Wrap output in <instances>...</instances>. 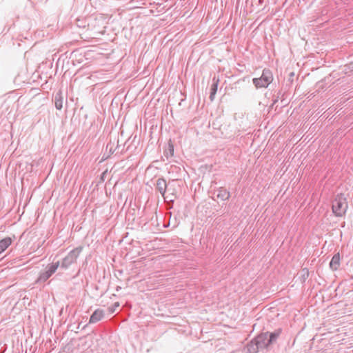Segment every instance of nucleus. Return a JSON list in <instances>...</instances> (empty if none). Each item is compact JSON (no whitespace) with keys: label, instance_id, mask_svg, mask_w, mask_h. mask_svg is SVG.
<instances>
[{"label":"nucleus","instance_id":"nucleus-2","mask_svg":"<svg viewBox=\"0 0 353 353\" xmlns=\"http://www.w3.org/2000/svg\"><path fill=\"white\" fill-rule=\"evenodd\" d=\"M273 75L270 70L265 68L259 78L252 79L253 84L258 88H267L272 81Z\"/></svg>","mask_w":353,"mask_h":353},{"label":"nucleus","instance_id":"nucleus-11","mask_svg":"<svg viewBox=\"0 0 353 353\" xmlns=\"http://www.w3.org/2000/svg\"><path fill=\"white\" fill-rule=\"evenodd\" d=\"M12 239L10 237H6L0 241V254L5 251L12 243Z\"/></svg>","mask_w":353,"mask_h":353},{"label":"nucleus","instance_id":"nucleus-5","mask_svg":"<svg viewBox=\"0 0 353 353\" xmlns=\"http://www.w3.org/2000/svg\"><path fill=\"white\" fill-rule=\"evenodd\" d=\"M60 265L59 261L52 263L46 267V270L41 272L36 280V283H43L46 281L57 270Z\"/></svg>","mask_w":353,"mask_h":353},{"label":"nucleus","instance_id":"nucleus-4","mask_svg":"<svg viewBox=\"0 0 353 353\" xmlns=\"http://www.w3.org/2000/svg\"><path fill=\"white\" fill-rule=\"evenodd\" d=\"M82 247H77L71 250L65 257H64L61 263V268L63 269H67L70 265L77 261L81 252Z\"/></svg>","mask_w":353,"mask_h":353},{"label":"nucleus","instance_id":"nucleus-16","mask_svg":"<svg viewBox=\"0 0 353 353\" xmlns=\"http://www.w3.org/2000/svg\"><path fill=\"white\" fill-rule=\"evenodd\" d=\"M119 305H120V304L119 302H115L112 305L110 306L108 308L109 313H110V314L114 313L116 311L117 308L119 307Z\"/></svg>","mask_w":353,"mask_h":353},{"label":"nucleus","instance_id":"nucleus-1","mask_svg":"<svg viewBox=\"0 0 353 353\" xmlns=\"http://www.w3.org/2000/svg\"><path fill=\"white\" fill-rule=\"evenodd\" d=\"M332 212L336 216H342L347 209V202L343 194H337L332 201Z\"/></svg>","mask_w":353,"mask_h":353},{"label":"nucleus","instance_id":"nucleus-20","mask_svg":"<svg viewBox=\"0 0 353 353\" xmlns=\"http://www.w3.org/2000/svg\"><path fill=\"white\" fill-rule=\"evenodd\" d=\"M264 2V0H259V4H263Z\"/></svg>","mask_w":353,"mask_h":353},{"label":"nucleus","instance_id":"nucleus-14","mask_svg":"<svg viewBox=\"0 0 353 353\" xmlns=\"http://www.w3.org/2000/svg\"><path fill=\"white\" fill-rule=\"evenodd\" d=\"M281 333V329H278V330H275L274 332H271V333L269 332L268 341L270 345L272 344L273 343H274L277 340V339L279 338Z\"/></svg>","mask_w":353,"mask_h":353},{"label":"nucleus","instance_id":"nucleus-18","mask_svg":"<svg viewBox=\"0 0 353 353\" xmlns=\"http://www.w3.org/2000/svg\"><path fill=\"white\" fill-rule=\"evenodd\" d=\"M195 123V121L192 120L190 122H189V127H188V132H191L192 130V125Z\"/></svg>","mask_w":353,"mask_h":353},{"label":"nucleus","instance_id":"nucleus-19","mask_svg":"<svg viewBox=\"0 0 353 353\" xmlns=\"http://www.w3.org/2000/svg\"><path fill=\"white\" fill-rule=\"evenodd\" d=\"M121 289V288L120 286H117V287L116 288V291H117V292H119Z\"/></svg>","mask_w":353,"mask_h":353},{"label":"nucleus","instance_id":"nucleus-9","mask_svg":"<svg viewBox=\"0 0 353 353\" xmlns=\"http://www.w3.org/2000/svg\"><path fill=\"white\" fill-rule=\"evenodd\" d=\"M340 265V254L339 253L335 254L330 262V268L335 271L337 270Z\"/></svg>","mask_w":353,"mask_h":353},{"label":"nucleus","instance_id":"nucleus-17","mask_svg":"<svg viewBox=\"0 0 353 353\" xmlns=\"http://www.w3.org/2000/svg\"><path fill=\"white\" fill-rule=\"evenodd\" d=\"M172 188L173 187H171L170 192H166L168 193L167 195H168L169 199H170V201H173V200H174V199L172 198V197H174V198L176 197L174 196V190H172Z\"/></svg>","mask_w":353,"mask_h":353},{"label":"nucleus","instance_id":"nucleus-6","mask_svg":"<svg viewBox=\"0 0 353 353\" xmlns=\"http://www.w3.org/2000/svg\"><path fill=\"white\" fill-rule=\"evenodd\" d=\"M268 332H262L254 338L260 350L268 348L270 345L268 341Z\"/></svg>","mask_w":353,"mask_h":353},{"label":"nucleus","instance_id":"nucleus-7","mask_svg":"<svg viewBox=\"0 0 353 353\" xmlns=\"http://www.w3.org/2000/svg\"><path fill=\"white\" fill-rule=\"evenodd\" d=\"M104 316V312L101 309H97L91 315L89 323H96L101 321Z\"/></svg>","mask_w":353,"mask_h":353},{"label":"nucleus","instance_id":"nucleus-8","mask_svg":"<svg viewBox=\"0 0 353 353\" xmlns=\"http://www.w3.org/2000/svg\"><path fill=\"white\" fill-rule=\"evenodd\" d=\"M230 196V192L226 189L221 188L217 190L216 193H214L213 198L216 197L217 199H220L222 201H225L229 199Z\"/></svg>","mask_w":353,"mask_h":353},{"label":"nucleus","instance_id":"nucleus-15","mask_svg":"<svg viewBox=\"0 0 353 353\" xmlns=\"http://www.w3.org/2000/svg\"><path fill=\"white\" fill-rule=\"evenodd\" d=\"M164 155L167 159L174 155V145L172 143H168V148L164 151Z\"/></svg>","mask_w":353,"mask_h":353},{"label":"nucleus","instance_id":"nucleus-13","mask_svg":"<svg viewBox=\"0 0 353 353\" xmlns=\"http://www.w3.org/2000/svg\"><path fill=\"white\" fill-rule=\"evenodd\" d=\"M54 104L57 110H61L63 107V97L60 91L54 95Z\"/></svg>","mask_w":353,"mask_h":353},{"label":"nucleus","instance_id":"nucleus-12","mask_svg":"<svg viewBox=\"0 0 353 353\" xmlns=\"http://www.w3.org/2000/svg\"><path fill=\"white\" fill-rule=\"evenodd\" d=\"M247 348L249 353H256L260 350L254 339L248 344Z\"/></svg>","mask_w":353,"mask_h":353},{"label":"nucleus","instance_id":"nucleus-21","mask_svg":"<svg viewBox=\"0 0 353 353\" xmlns=\"http://www.w3.org/2000/svg\"><path fill=\"white\" fill-rule=\"evenodd\" d=\"M277 101V99H275L273 102V104H274Z\"/></svg>","mask_w":353,"mask_h":353},{"label":"nucleus","instance_id":"nucleus-3","mask_svg":"<svg viewBox=\"0 0 353 353\" xmlns=\"http://www.w3.org/2000/svg\"><path fill=\"white\" fill-rule=\"evenodd\" d=\"M176 181H171L168 183L163 178H159L156 181L155 187L157 190L163 196L164 199H168V195H165L166 192H170L171 187H174Z\"/></svg>","mask_w":353,"mask_h":353},{"label":"nucleus","instance_id":"nucleus-10","mask_svg":"<svg viewBox=\"0 0 353 353\" xmlns=\"http://www.w3.org/2000/svg\"><path fill=\"white\" fill-rule=\"evenodd\" d=\"M219 82V79H216L215 77H214L212 79V83L210 87V99L211 101L214 100V96L217 91Z\"/></svg>","mask_w":353,"mask_h":353}]
</instances>
